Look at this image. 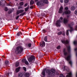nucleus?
Returning <instances> with one entry per match:
<instances>
[{
  "mask_svg": "<svg viewBox=\"0 0 77 77\" xmlns=\"http://www.w3.org/2000/svg\"><path fill=\"white\" fill-rule=\"evenodd\" d=\"M64 69H66V71H69V69L68 67L64 66Z\"/></svg>",
  "mask_w": 77,
  "mask_h": 77,
  "instance_id": "bb28decb",
  "label": "nucleus"
},
{
  "mask_svg": "<svg viewBox=\"0 0 77 77\" xmlns=\"http://www.w3.org/2000/svg\"><path fill=\"white\" fill-rule=\"evenodd\" d=\"M29 5H28L27 7L25 8V11L26 12H27V11L29 10Z\"/></svg>",
  "mask_w": 77,
  "mask_h": 77,
  "instance_id": "393cba45",
  "label": "nucleus"
},
{
  "mask_svg": "<svg viewBox=\"0 0 77 77\" xmlns=\"http://www.w3.org/2000/svg\"><path fill=\"white\" fill-rule=\"evenodd\" d=\"M45 4L44 2H42L41 1L38 2H37V5L38 6H39L40 5L42 6V5H44Z\"/></svg>",
  "mask_w": 77,
  "mask_h": 77,
  "instance_id": "6e6552de",
  "label": "nucleus"
},
{
  "mask_svg": "<svg viewBox=\"0 0 77 77\" xmlns=\"http://www.w3.org/2000/svg\"><path fill=\"white\" fill-rule=\"evenodd\" d=\"M23 70H24V71H26V67H23Z\"/></svg>",
  "mask_w": 77,
  "mask_h": 77,
  "instance_id": "4c0bfd02",
  "label": "nucleus"
},
{
  "mask_svg": "<svg viewBox=\"0 0 77 77\" xmlns=\"http://www.w3.org/2000/svg\"><path fill=\"white\" fill-rule=\"evenodd\" d=\"M16 0V1H17L18 0Z\"/></svg>",
  "mask_w": 77,
  "mask_h": 77,
  "instance_id": "69168bd1",
  "label": "nucleus"
},
{
  "mask_svg": "<svg viewBox=\"0 0 77 77\" xmlns=\"http://www.w3.org/2000/svg\"><path fill=\"white\" fill-rule=\"evenodd\" d=\"M69 27L70 28V30H67L66 32V35L67 36H68L69 35V31H70V33H71L72 31H74V28L72 27L71 26H69Z\"/></svg>",
  "mask_w": 77,
  "mask_h": 77,
  "instance_id": "39448f33",
  "label": "nucleus"
},
{
  "mask_svg": "<svg viewBox=\"0 0 77 77\" xmlns=\"http://www.w3.org/2000/svg\"><path fill=\"white\" fill-rule=\"evenodd\" d=\"M76 56H77V53H76Z\"/></svg>",
  "mask_w": 77,
  "mask_h": 77,
  "instance_id": "052dcab7",
  "label": "nucleus"
},
{
  "mask_svg": "<svg viewBox=\"0 0 77 77\" xmlns=\"http://www.w3.org/2000/svg\"><path fill=\"white\" fill-rule=\"evenodd\" d=\"M23 0H21V1H23Z\"/></svg>",
  "mask_w": 77,
  "mask_h": 77,
  "instance_id": "e2e57ef3",
  "label": "nucleus"
},
{
  "mask_svg": "<svg viewBox=\"0 0 77 77\" xmlns=\"http://www.w3.org/2000/svg\"><path fill=\"white\" fill-rule=\"evenodd\" d=\"M75 51H77V48H76L75 49Z\"/></svg>",
  "mask_w": 77,
  "mask_h": 77,
  "instance_id": "603ef678",
  "label": "nucleus"
},
{
  "mask_svg": "<svg viewBox=\"0 0 77 77\" xmlns=\"http://www.w3.org/2000/svg\"><path fill=\"white\" fill-rule=\"evenodd\" d=\"M6 5L7 6H12V3H11V2H10L9 4H7Z\"/></svg>",
  "mask_w": 77,
  "mask_h": 77,
  "instance_id": "c85d7f7f",
  "label": "nucleus"
},
{
  "mask_svg": "<svg viewBox=\"0 0 77 77\" xmlns=\"http://www.w3.org/2000/svg\"><path fill=\"white\" fill-rule=\"evenodd\" d=\"M46 71V69H45L43 70V71L42 72V74L44 76H45V72Z\"/></svg>",
  "mask_w": 77,
  "mask_h": 77,
  "instance_id": "f3484780",
  "label": "nucleus"
},
{
  "mask_svg": "<svg viewBox=\"0 0 77 77\" xmlns=\"http://www.w3.org/2000/svg\"><path fill=\"white\" fill-rule=\"evenodd\" d=\"M75 27L76 28H77V25Z\"/></svg>",
  "mask_w": 77,
  "mask_h": 77,
  "instance_id": "bf43d9fd",
  "label": "nucleus"
},
{
  "mask_svg": "<svg viewBox=\"0 0 77 77\" xmlns=\"http://www.w3.org/2000/svg\"><path fill=\"white\" fill-rule=\"evenodd\" d=\"M18 29V27H17L16 28H15V30H17Z\"/></svg>",
  "mask_w": 77,
  "mask_h": 77,
  "instance_id": "6e6d98bb",
  "label": "nucleus"
},
{
  "mask_svg": "<svg viewBox=\"0 0 77 77\" xmlns=\"http://www.w3.org/2000/svg\"><path fill=\"white\" fill-rule=\"evenodd\" d=\"M22 61L23 62H25V63L26 65H27L29 64V62H28L26 60V59H23L22 60Z\"/></svg>",
  "mask_w": 77,
  "mask_h": 77,
  "instance_id": "9d476101",
  "label": "nucleus"
},
{
  "mask_svg": "<svg viewBox=\"0 0 77 77\" xmlns=\"http://www.w3.org/2000/svg\"><path fill=\"white\" fill-rule=\"evenodd\" d=\"M8 0L9 1V0Z\"/></svg>",
  "mask_w": 77,
  "mask_h": 77,
  "instance_id": "338daca9",
  "label": "nucleus"
},
{
  "mask_svg": "<svg viewBox=\"0 0 77 77\" xmlns=\"http://www.w3.org/2000/svg\"><path fill=\"white\" fill-rule=\"evenodd\" d=\"M63 22L64 24H66V23H68V20L65 18L64 19Z\"/></svg>",
  "mask_w": 77,
  "mask_h": 77,
  "instance_id": "412c9836",
  "label": "nucleus"
},
{
  "mask_svg": "<svg viewBox=\"0 0 77 77\" xmlns=\"http://www.w3.org/2000/svg\"><path fill=\"white\" fill-rule=\"evenodd\" d=\"M23 73H19L18 74V77H23Z\"/></svg>",
  "mask_w": 77,
  "mask_h": 77,
  "instance_id": "4be33fe9",
  "label": "nucleus"
},
{
  "mask_svg": "<svg viewBox=\"0 0 77 77\" xmlns=\"http://www.w3.org/2000/svg\"><path fill=\"white\" fill-rule=\"evenodd\" d=\"M8 8H7L5 7V11H8Z\"/></svg>",
  "mask_w": 77,
  "mask_h": 77,
  "instance_id": "37998d69",
  "label": "nucleus"
},
{
  "mask_svg": "<svg viewBox=\"0 0 77 77\" xmlns=\"http://www.w3.org/2000/svg\"><path fill=\"white\" fill-rule=\"evenodd\" d=\"M47 36H45V39L44 40L46 42H47Z\"/></svg>",
  "mask_w": 77,
  "mask_h": 77,
  "instance_id": "f704fd0d",
  "label": "nucleus"
},
{
  "mask_svg": "<svg viewBox=\"0 0 77 77\" xmlns=\"http://www.w3.org/2000/svg\"><path fill=\"white\" fill-rule=\"evenodd\" d=\"M11 11H9L8 12V14H11Z\"/></svg>",
  "mask_w": 77,
  "mask_h": 77,
  "instance_id": "3c124183",
  "label": "nucleus"
},
{
  "mask_svg": "<svg viewBox=\"0 0 77 77\" xmlns=\"http://www.w3.org/2000/svg\"><path fill=\"white\" fill-rule=\"evenodd\" d=\"M19 66V62H16V67H17V66Z\"/></svg>",
  "mask_w": 77,
  "mask_h": 77,
  "instance_id": "7c9ffc66",
  "label": "nucleus"
},
{
  "mask_svg": "<svg viewBox=\"0 0 77 77\" xmlns=\"http://www.w3.org/2000/svg\"><path fill=\"white\" fill-rule=\"evenodd\" d=\"M20 16L19 15L17 16L16 17V20H18V18H19Z\"/></svg>",
  "mask_w": 77,
  "mask_h": 77,
  "instance_id": "c03bdc74",
  "label": "nucleus"
},
{
  "mask_svg": "<svg viewBox=\"0 0 77 77\" xmlns=\"http://www.w3.org/2000/svg\"><path fill=\"white\" fill-rule=\"evenodd\" d=\"M71 56L70 55H68L67 57H65V58L66 60L67 61H69V63L70 65L71 66H72V61L70 60V59H71Z\"/></svg>",
  "mask_w": 77,
  "mask_h": 77,
  "instance_id": "f03ea898",
  "label": "nucleus"
},
{
  "mask_svg": "<svg viewBox=\"0 0 77 77\" xmlns=\"http://www.w3.org/2000/svg\"><path fill=\"white\" fill-rule=\"evenodd\" d=\"M71 11H74V10L75 9V6H72L71 7Z\"/></svg>",
  "mask_w": 77,
  "mask_h": 77,
  "instance_id": "aec40b11",
  "label": "nucleus"
},
{
  "mask_svg": "<svg viewBox=\"0 0 77 77\" xmlns=\"http://www.w3.org/2000/svg\"><path fill=\"white\" fill-rule=\"evenodd\" d=\"M60 2H61V3H63V0H60Z\"/></svg>",
  "mask_w": 77,
  "mask_h": 77,
  "instance_id": "864d4df0",
  "label": "nucleus"
},
{
  "mask_svg": "<svg viewBox=\"0 0 77 77\" xmlns=\"http://www.w3.org/2000/svg\"><path fill=\"white\" fill-rule=\"evenodd\" d=\"M62 35H63V36H64V35H65V32L64 31L62 32Z\"/></svg>",
  "mask_w": 77,
  "mask_h": 77,
  "instance_id": "c9c22d12",
  "label": "nucleus"
},
{
  "mask_svg": "<svg viewBox=\"0 0 77 77\" xmlns=\"http://www.w3.org/2000/svg\"><path fill=\"white\" fill-rule=\"evenodd\" d=\"M55 72L56 71L54 69H51V70L50 69L46 70V73L48 74V75H51L54 76L55 75Z\"/></svg>",
  "mask_w": 77,
  "mask_h": 77,
  "instance_id": "f257e3e1",
  "label": "nucleus"
},
{
  "mask_svg": "<svg viewBox=\"0 0 77 77\" xmlns=\"http://www.w3.org/2000/svg\"><path fill=\"white\" fill-rule=\"evenodd\" d=\"M5 63L6 65H9V61L7 60L5 61Z\"/></svg>",
  "mask_w": 77,
  "mask_h": 77,
  "instance_id": "c756f323",
  "label": "nucleus"
},
{
  "mask_svg": "<svg viewBox=\"0 0 77 77\" xmlns=\"http://www.w3.org/2000/svg\"><path fill=\"white\" fill-rule=\"evenodd\" d=\"M1 4H2V3L1 2H0V6H1Z\"/></svg>",
  "mask_w": 77,
  "mask_h": 77,
  "instance_id": "13d9d810",
  "label": "nucleus"
},
{
  "mask_svg": "<svg viewBox=\"0 0 77 77\" xmlns=\"http://www.w3.org/2000/svg\"><path fill=\"white\" fill-rule=\"evenodd\" d=\"M73 25H74V23L73 22H72L69 24L68 26H71V27H72V26H73Z\"/></svg>",
  "mask_w": 77,
  "mask_h": 77,
  "instance_id": "6ab92c4d",
  "label": "nucleus"
},
{
  "mask_svg": "<svg viewBox=\"0 0 77 77\" xmlns=\"http://www.w3.org/2000/svg\"><path fill=\"white\" fill-rule=\"evenodd\" d=\"M38 1V0H34V1H35V2H37Z\"/></svg>",
  "mask_w": 77,
  "mask_h": 77,
  "instance_id": "4d7b16f0",
  "label": "nucleus"
},
{
  "mask_svg": "<svg viewBox=\"0 0 77 77\" xmlns=\"http://www.w3.org/2000/svg\"><path fill=\"white\" fill-rule=\"evenodd\" d=\"M0 77H1V75H0Z\"/></svg>",
  "mask_w": 77,
  "mask_h": 77,
  "instance_id": "0e129e2a",
  "label": "nucleus"
},
{
  "mask_svg": "<svg viewBox=\"0 0 77 77\" xmlns=\"http://www.w3.org/2000/svg\"><path fill=\"white\" fill-rule=\"evenodd\" d=\"M40 45L42 47H44V46L45 45V42L44 41H42V43H40Z\"/></svg>",
  "mask_w": 77,
  "mask_h": 77,
  "instance_id": "f8f14e48",
  "label": "nucleus"
},
{
  "mask_svg": "<svg viewBox=\"0 0 77 77\" xmlns=\"http://www.w3.org/2000/svg\"><path fill=\"white\" fill-rule=\"evenodd\" d=\"M20 67H19L17 68L16 69V72H18L20 71Z\"/></svg>",
  "mask_w": 77,
  "mask_h": 77,
  "instance_id": "5701e85b",
  "label": "nucleus"
},
{
  "mask_svg": "<svg viewBox=\"0 0 77 77\" xmlns=\"http://www.w3.org/2000/svg\"><path fill=\"white\" fill-rule=\"evenodd\" d=\"M35 56H31L30 57H29L28 60L29 62H32V61H33V60L35 59Z\"/></svg>",
  "mask_w": 77,
  "mask_h": 77,
  "instance_id": "423d86ee",
  "label": "nucleus"
},
{
  "mask_svg": "<svg viewBox=\"0 0 77 77\" xmlns=\"http://www.w3.org/2000/svg\"><path fill=\"white\" fill-rule=\"evenodd\" d=\"M3 0H2V1H3Z\"/></svg>",
  "mask_w": 77,
  "mask_h": 77,
  "instance_id": "680f3d73",
  "label": "nucleus"
},
{
  "mask_svg": "<svg viewBox=\"0 0 77 77\" xmlns=\"http://www.w3.org/2000/svg\"><path fill=\"white\" fill-rule=\"evenodd\" d=\"M46 32V31H45V29H44L43 30V33H45V32Z\"/></svg>",
  "mask_w": 77,
  "mask_h": 77,
  "instance_id": "49530a36",
  "label": "nucleus"
},
{
  "mask_svg": "<svg viewBox=\"0 0 77 77\" xmlns=\"http://www.w3.org/2000/svg\"><path fill=\"white\" fill-rule=\"evenodd\" d=\"M30 5H32L33 4H34V1L33 0H31L30 1Z\"/></svg>",
  "mask_w": 77,
  "mask_h": 77,
  "instance_id": "b1692460",
  "label": "nucleus"
},
{
  "mask_svg": "<svg viewBox=\"0 0 77 77\" xmlns=\"http://www.w3.org/2000/svg\"><path fill=\"white\" fill-rule=\"evenodd\" d=\"M26 77H29L30 76V74L29 73H26L25 74Z\"/></svg>",
  "mask_w": 77,
  "mask_h": 77,
  "instance_id": "a211bd4d",
  "label": "nucleus"
},
{
  "mask_svg": "<svg viewBox=\"0 0 77 77\" xmlns=\"http://www.w3.org/2000/svg\"><path fill=\"white\" fill-rule=\"evenodd\" d=\"M24 11V10H18L17 12L16 15H18L19 14H21V13H23Z\"/></svg>",
  "mask_w": 77,
  "mask_h": 77,
  "instance_id": "1a4fd4ad",
  "label": "nucleus"
},
{
  "mask_svg": "<svg viewBox=\"0 0 77 77\" xmlns=\"http://www.w3.org/2000/svg\"><path fill=\"white\" fill-rule=\"evenodd\" d=\"M26 13V12H24L20 15V16H23Z\"/></svg>",
  "mask_w": 77,
  "mask_h": 77,
  "instance_id": "2f4dec72",
  "label": "nucleus"
},
{
  "mask_svg": "<svg viewBox=\"0 0 77 77\" xmlns=\"http://www.w3.org/2000/svg\"><path fill=\"white\" fill-rule=\"evenodd\" d=\"M27 5H28V4L27 3L25 4V5H24V7H26V6H27Z\"/></svg>",
  "mask_w": 77,
  "mask_h": 77,
  "instance_id": "a18cd8bd",
  "label": "nucleus"
},
{
  "mask_svg": "<svg viewBox=\"0 0 77 77\" xmlns=\"http://www.w3.org/2000/svg\"><path fill=\"white\" fill-rule=\"evenodd\" d=\"M75 14H77V10H76L75 12Z\"/></svg>",
  "mask_w": 77,
  "mask_h": 77,
  "instance_id": "8fccbe9b",
  "label": "nucleus"
},
{
  "mask_svg": "<svg viewBox=\"0 0 77 77\" xmlns=\"http://www.w3.org/2000/svg\"><path fill=\"white\" fill-rule=\"evenodd\" d=\"M33 6H31L30 7V9H33Z\"/></svg>",
  "mask_w": 77,
  "mask_h": 77,
  "instance_id": "09e8293b",
  "label": "nucleus"
},
{
  "mask_svg": "<svg viewBox=\"0 0 77 77\" xmlns=\"http://www.w3.org/2000/svg\"><path fill=\"white\" fill-rule=\"evenodd\" d=\"M65 49H64L63 51L64 54L65 56H67L68 55V53L65 51Z\"/></svg>",
  "mask_w": 77,
  "mask_h": 77,
  "instance_id": "dca6fc26",
  "label": "nucleus"
},
{
  "mask_svg": "<svg viewBox=\"0 0 77 77\" xmlns=\"http://www.w3.org/2000/svg\"><path fill=\"white\" fill-rule=\"evenodd\" d=\"M65 10H68V7H65Z\"/></svg>",
  "mask_w": 77,
  "mask_h": 77,
  "instance_id": "de8ad7c7",
  "label": "nucleus"
},
{
  "mask_svg": "<svg viewBox=\"0 0 77 77\" xmlns=\"http://www.w3.org/2000/svg\"><path fill=\"white\" fill-rule=\"evenodd\" d=\"M61 42L63 44H68V40L64 41L62 40Z\"/></svg>",
  "mask_w": 77,
  "mask_h": 77,
  "instance_id": "2eb2a0df",
  "label": "nucleus"
},
{
  "mask_svg": "<svg viewBox=\"0 0 77 77\" xmlns=\"http://www.w3.org/2000/svg\"><path fill=\"white\" fill-rule=\"evenodd\" d=\"M60 46L59 45L57 47V49L58 50H59V49H60Z\"/></svg>",
  "mask_w": 77,
  "mask_h": 77,
  "instance_id": "a19ab883",
  "label": "nucleus"
},
{
  "mask_svg": "<svg viewBox=\"0 0 77 77\" xmlns=\"http://www.w3.org/2000/svg\"><path fill=\"white\" fill-rule=\"evenodd\" d=\"M63 7L62 6H61L60 7V9L59 11V13H62L63 11Z\"/></svg>",
  "mask_w": 77,
  "mask_h": 77,
  "instance_id": "ddd939ff",
  "label": "nucleus"
},
{
  "mask_svg": "<svg viewBox=\"0 0 77 77\" xmlns=\"http://www.w3.org/2000/svg\"><path fill=\"white\" fill-rule=\"evenodd\" d=\"M23 5H24V2H21L20 3V6H23Z\"/></svg>",
  "mask_w": 77,
  "mask_h": 77,
  "instance_id": "72a5a7b5",
  "label": "nucleus"
},
{
  "mask_svg": "<svg viewBox=\"0 0 77 77\" xmlns=\"http://www.w3.org/2000/svg\"><path fill=\"white\" fill-rule=\"evenodd\" d=\"M28 46L29 47H31V46H32V44H31V43H29L28 44Z\"/></svg>",
  "mask_w": 77,
  "mask_h": 77,
  "instance_id": "ea45409f",
  "label": "nucleus"
},
{
  "mask_svg": "<svg viewBox=\"0 0 77 77\" xmlns=\"http://www.w3.org/2000/svg\"><path fill=\"white\" fill-rule=\"evenodd\" d=\"M68 2H69V0H64V2L65 3H68Z\"/></svg>",
  "mask_w": 77,
  "mask_h": 77,
  "instance_id": "e433bc0d",
  "label": "nucleus"
},
{
  "mask_svg": "<svg viewBox=\"0 0 77 77\" xmlns=\"http://www.w3.org/2000/svg\"><path fill=\"white\" fill-rule=\"evenodd\" d=\"M67 18H69L70 17V15H68L67 16Z\"/></svg>",
  "mask_w": 77,
  "mask_h": 77,
  "instance_id": "5fc2aeb1",
  "label": "nucleus"
},
{
  "mask_svg": "<svg viewBox=\"0 0 77 77\" xmlns=\"http://www.w3.org/2000/svg\"><path fill=\"white\" fill-rule=\"evenodd\" d=\"M23 48L22 47H17L16 48V51L17 53H21L23 51Z\"/></svg>",
  "mask_w": 77,
  "mask_h": 77,
  "instance_id": "20e7f679",
  "label": "nucleus"
},
{
  "mask_svg": "<svg viewBox=\"0 0 77 77\" xmlns=\"http://www.w3.org/2000/svg\"><path fill=\"white\" fill-rule=\"evenodd\" d=\"M20 34H21V35H22V33H21V32H18L17 33V35L18 36H19L20 35Z\"/></svg>",
  "mask_w": 77,
  "mask_h": 77,
  "instance_id": "cd10ccee",
  "label": "nucleus"
},
{
  "mask_svg": "<svg viewBox=\"0 0 77 77\" xmlns=\"http://www.w3.org/2000/svg\"><path fill=\"white\" fill-rule=\"evenodd\" d=\"M77 44V41H75L74 42V45H76Z\"/></svg>",
  "mask_w": 77,
  "mask_h": 77,
  "instance_id": "79ce46f5",
  "label": "nucleus"
},
{
  "mask_svg": "<svg viewBox=\"0 0 77 77\" xmlns=\"http://www.w3.org/2000/svg\"><path fill=\"white\" fill-rule=\"evenodd\" d=\"M61 22H63V17H61L60 18V19H59V20H58L57 21V23L56 24L57 26H58L59 27L60 26V23Z\"/></svg>",
  "mask_w": 77,
  "mask_h": 77,
  "instance_id": "7ed1b4c3",
  "label": "nucleus"
},
{
  "mask_svg": "<svg viewBox=\"0 0 77 77\" xmlns=\"http://www.w3.org/2000/svg\"><path fill=\"white\" fill-rule=\"evenodd\" d=\"M67 50L68 51H70V49H71V48L70 47V46H67Z\"/></svg>",
  "mask_w": 77,
  "mask_h": 77,
  "instance_id": "a878e982",
  "label": "nucleus"
},
{
  "mask_svg": "<svg viewBox=\"0 0 77 77\" xmlns=\"http://www.w3.org/2000/svg\"><path fill=\"white\" fill-rule=\"evenodd\" d=\"M72 75V74L71 72H70L68 73V75H66V77H71V75ZM59 77H65L64 76L63 74H61Z\"/></svg>",
  "mask_w": 77,
  "mask_h": 77,
  "instance_id": "0eeeda50",
  "label": "nucleus"
},
{
  "mask_svg": "<svg viewBox=\"0 0 77 77\" xmlns=\"http://www.w3.org/2000/svg\"><path fill=\"white\" fill-rule=\"evenodd\" d=\"M62 32H60L57 33V35H62Z\"/></svg>",
  "mask_w": 77,
  "mask_h": 77,
  "instance_id": "473e14b6",
  "label": "nucleus"
},
{
  "mask_svg": "<svg viewBox=\"0 0 77 77\" xmlns=\"http://www.w3.org/2000/svg\"><path fill=\"white\" fill-rule=\"evenodd\" d=\"M64 14H71V11L70 10L66 11L63 13V15H64Z\"/></svg>",
  "mask_w": 77,
  "mask_h": 77,
  "instance_id": "9b49d317",
  "label": "nucleus"
},
{
  "mask_svg": "<svg viewBox=\"0 0 77 77\" xmlns=\"http://www.w3.org/2000/svg\"><path fill=\"white\" fill-rule=\"evenodd\" d=\"M43 3H44V4H48V0H40Z\"/></svg>",
  "mask_w": 77,
  "mask_h": 77,
  "instance_id": "4468645a",
  "label": "nucleus"
},
{
  "mask_svg": "<svg viewBox=\"0 0 77 77\" xmlns=\"http://www.w3.org/2000/svg\"><path fill=\"white\" fill-rule=\"evenodd\" d=\"M22 8H23V7L20 6L18 7V9H22Z\"/></svg>",
  "mask_w": 77,
  "mask_h": 77,
  "instance_id": "58836bf2",
  "label": "nucleus"
}]
</instances>
